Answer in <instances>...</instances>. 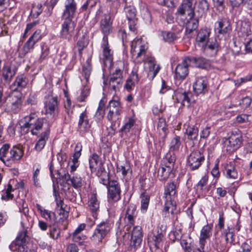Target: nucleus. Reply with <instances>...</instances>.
<instances>
[{"instance_id":"nucleus-39","label":"nucleus","mask_w":252,"mask_h":252,"mask_svg":"<svg viewBox=\"0 0 252 252\" xmlns=\"http://www.w3.org/2000/svg\"><path fill=\"white\" fill-rule=\"evenodd\" d=\"M177 13L182 16L187 13L189 17L191 18L194 16V9L190 7H188L186 4L182 3L178 8Z\"/></svg>"},{"instance_id":"nucleus-54","label":"nucleus","mask_w":252,"mask_h":252,"mask_svg":"<svg viewBox=\"0 0 252 252\" xmlns=\"http://www.w3.org/2000/svg\"><path fill=\"white\" fill-rule=\"evenodd\" d=\"M42 217L45 218L47 220L49 221L51 223L56 221L55 214L51 211L45 210L41 215Z\"/></svg>"},{"instance_id":"nucleus-46","label":"nucleus","mask_w":252,"mask_h":252,"mask_svg":"<svg viewBox=\"0 0 252 252\" xmlns=\"http://www.w3.org/2000/svg\"><path fill=\"white\" fill-rule=\"evenodd\" d=\"M161 36H162L163 39L168 42H173L178 38L175 33L169 31L162 32Z\"/></svg>"},{"instance_id":"nucleus-45","label":"nucleus","mask_w":252,"mask_h":252,"mask_svg":"<svg viewBox=\"0 0 252 252\" xmlns=\"http://www.w3.org/2000/svg\"><path fill=\"white\" fill-rule=\"evenodd\" d=\"M117 172L121 173L123 177H125L129 173H131L130 165L128 163H125L123 165H118L117 167Z\"/></svg>"},{"instance_id":"nucleus-43","label":"nucleus","mask_w":252,"mask_h":252,"mask_svg":"<svg viewBox=\"0 0 252 252\" xmlns=\"http://www.w3.org/2000/svg\"><path fill=\"white\" fill-rule=\"evenodd\" d=\"M212 224H207L203 227L201 231L200 237L208 239L210 238L212 234Z\"/></svg>"},{"instance_id":"nucleus-31","label":"nucleus","mask_w":252,"mask_h":252,"mask_svg":"<svg viewBox=\"0 0 252 252\" xmlns=\"http://www.w3.org/2000/svg\"><path fill=\"white\" fill-rule=\"evenodd\" d=\"M137 215L136 207L133 205H129L126 212L125 220V222L131 225H133L134 222V219Z\"/></svg>"},{"instance_id":"nucleus-50","label":"nucleus","mask_w":252,"mask_h":252,"mask_svg":"<svg viewBox=\"0 0 252 252\" xmlns=\"http://www.w3.org/2000/svg\"><path fill=\"white\" fill-rule=\"evenodd\" d=\"M21 99L20 97L14 96L13 101L11 102V109L14 112L18 111L21 106Z\"/></svg>"},{"instance_id":"nucleus-17","label":"nucleus","mask_w":252,"mask_h":252,"mask_svg":"<svg viewBox=\"0 0 252 252\" xmlns=\"http://www.w3.org/2000/svg\"><path fill=\"white\" fill-rule=\"evenodd\" d=\"M187 57L184 58L182 62L176 67L175 78L177 80H184L189 74L188 67L191 66L189 62H187Z\"/></svg>"},{"instance_id":"nucleus-38","label":"nucleus","mask_w":252,"mask_h":252,"mask_svg":"<svg viewBox=\"0 0 252 252\" xmlns=\"http://www.w3.org/2000/svg\"><path fill=\"white\" fill-rule=\"evenodd\" d=\"M123 83V81H117L111 79L104 80L103 81L104 84L106 86H107L109 90L114 91L119 90L121 87Z\"/></svg>"},{"instance_id":"nucleus-10","label":"nucleus","mask_w":252,"mask_h":252,"mask_svg":"<svg viewBox=\"0 0 252 252\" xmlns=\"http://www.w3.org/2000/svg\"><path fill=\"white\" fill-rule=\"evenodd\" d=\"M107 188L109 201L117 202L120 200L121 189L120 184L117 181L110 180Z\"/></svg>"},{"instance_id":"nucleus-29","label":"nucleus","mask_w":252,"mask_h":252,"mask_svg":"<svg viewBox=\"0 0 252 252\" xmlns=\"http://www.w3.org/2000/svg\"><path fill=\"white\" fill-rule=\"evenodd\" d=\"M127 64L122 61H118L115 64V70L111 74V76L115 77H119L121 80H123V71L125 69L127 70Z\"/></svg>"},{"instance_id":"nucleus-2","label":"nucleus","mask_w":252,"mask_h":252,"mask_svg":"<svg viewBox=\"0 0 252 252\" xmlns=\"http://www.w3.org/2000/svg\"><path fill=\"white\" fill-rule=\"evenodd\" d=\"M175 160V155L170 153H167L163 158L158 172V177L159 181H166L170 176L173 177V171Z\"/></svg>"},{"instance_id":"nucleus-59","label":"nucleus","mask_w":252,"mask_h":252,"mask_svg":"<svg viewBox=\"0 0 252 252\" xmlns=\"http://www.w3.org/2000/svg\"><path fill=\"white\" fill-rule=\"evenodd\" d=\"M198 8L201 10V15L209 9V4L207 0H201L198 4Z\"/></svg>"},{"instance_id":"nucleus-58","label":"nucleus","mask_w":252,"mask_h":252,"mask_svg":"<svg viewBox=\"0 0 252 252\" xmlns=\"http://www.w3.org/2000/svg\"><path fill=\"white\" fill-rule=\"evenodd\" d=\"M126 16L128 21L136 20L135 9L132 7H127L125 9Z\"/></svg>"},{"instance_id":"nucleus-56","label":"nucleus","mask_w":252,"mask_h":252,"mask_svg":"<svg viewBox=\"0 0 252 252\" xmlns=\"http://www.w3.org/2000/svg\"><path fill=\"white\" fill-rule=\"evenodd\" d=\"M88 38L83 35L82 38L79 39L77 43V46L78 47V51L80 54H81V52L83 49L87 47L88 42Z\"/></svg>"},{"instance_id":"nucleus-21","label":"nucleus","mask_w":252,"mask_h":252,"mask_svg":"<svg viewBox=\"0 0 252 252\" xmlns=\"http://www.w3.org/2000/svg\"><path fill=\"white\" fill-rule=\"evenodd\" d=\"M210 30L205 28L200 30L196 37V42L197 44L202 49H205L207 47L210 35Z\"/></svg>"},{"instance_id":"nucleus-13","label":"nucleus","mask_w":252,"mask_h":252,"mask_svg":"<svg viewBox=\"0 0 252 252\" xmlns=\"http://www.w3.org/2000/svg\"><path fill=\"white\" fill-rule=\"evenodd\" d=\"M215 31L219 36L228 34L231 31L230 22L226 18H220L215 24Z\"/></svg>"},{"instance_id":"nucleus-24","label":"nucleus","mask_w":252,"mask_h":252,"mask_svg":"<svg viewBox=\"0 0 252 252\" xmlns=\"http://www.w3.org/2000/svg\"><path fill=\"white\" fill-rule=\"evenodd\" d=\"M28 82V80L26 75L23 74H20L16 77L10 88L15 91H20L26 87Z\"/></svg>"},{"instance_id":"nucleus-32","label":"nucleus","mask_w":252,"mask_h":252,"mask_svg":"<svg viewBox=\"0 0 252 252\" xmlns=\"http://www.w3.org/2000/svg\"><path fill=\"white\" fill-rule=\"evenodd\" d=\"M163 235L161 233H158L157 235H154L152 238V240L149 242L150 247H152L155 248V252H158L162 251L160 248L162 246L161 242L162 240Z\"/></svg>"},{"instance_id":"nucleus-57","label":"nucleus","mask_w":252,"mask_h":252,"mask_svg":"<svg viewBox=\"0 0 252 252\" xmlns=\"http://www.w3.org/2000/svg\"><path fill=\"white\" fill-rule=\"evenodd\" d=\"M70 181L72 186L75 189L80 188L82 185V179L81 177L78 175L73 176L72 177L70 178Z\"/></svg>"},{"instance_id":"nucleus-7","label":"nucleus","mask_w":252,"mask_h":252,"mask_svg":"<svg viewBox=\"0 0 252 252\" xmlns=\"http://www.w3.org/2000/svg\"><path fill=\"white\" fill-rule=\"evenodd\" d=\"M111 229V224L108 220L103 221L97 225L91 237L92 241L97 244L102 242Z\"/></svg>"},{"instance_id":"nucleus-64","label":"nucleus","mask_w":252,"mask_h":252,"mask_svg":"<svg viewBox=\"0 0 252 252\" xmlns=\"http://www.w3.org/2000/svg\"><path fill=\"white\" fill-rule=\"evenodd\" d=\"M214 6L220 12L222 11L224 8V0H212Z\"/></svg>"},{"instance_id":"nucleus-35","label":"nucleus","mask_w":252,"mask_h":252,"mask_svg":"<svg viewBox=\"0 0 252 252\" xmlns=\"http://www.w3.org/2000/svg\"><path fill=\"white\" fill-rule=\"evenodd\" d=\"M224 174L228 179H236L238 177V172L234 164H227L225 166Z\"/></svg>"},{"instance_id":"nucleus-22","label":"nucleus","mask_w":252,"mask_h":252,"mask_svg":"<svg viewBox=\"0 0 252 252\" xmlns=\"http://www.w3.org/2000/svg\"><path fill=\"white\" fill-rule=\"evenodd\" d=\"M19 211L25 216V218L27 220V221H23L21 222V224L23 227L27 228L32 227L33 224V220L31 217L28 216L29 213L28 205L22 200H21L19 203Z\"/></svg>"},{"instance_id":"nucleus-8","label":"nucleus","mask_w":252,"mask_h":252,"mask_svg":"<svg viewBox=\"0 0 252 252\" xmlns=\"http://www.w3.org/2000/svg\"><path fill=\"white\" fill-rule=\"evenodd\" d=\"M101 47L102 49L101 60L106 67L111 68L113 60V51L110 48L108 37L103 36Z\"/></svg>"},{"instance_id":"nucleus-52","label":"nucleus","mask_w":252,"mask_h":252,"mask_svg":"<svg viewBox=\"0 0 252 252\" xmlns=\"http://www.w3.org/2000/svg\"><path fill=\"white\" fill-rule=\"evenodd\" d=\"M99 161L98 156L94 154L89 159V166L92 172L94 171L96 168V166Z\"/></svg>"},{"instance_id":"nucleus-15","label":"nucleus","mask_w":252,"mask_h":252,"mask_svg":"<svg viewBox=\"0 0 252 252\" xmlns=\"http://www.w3.org/2000/svg\"><path fill=\"white\" fill-rule=\"evenodd\" d=\"M109 111L107 118L110 121H115L119 119V115L123 111V108L119 101L111 100L109 103Z\"/></svg>"},{"instance_id":"nucleus-49","label":"nucleus","mask_w":252,"mask_h":252,"mask_svg":"<svg viewBox=\"0 0 252 252\" xmlns=\"http://www.w3.org/2000/svg\"><path fill=\"white\" fill-rule=\"evenodd\" d=\"M92 71V66L90 62L87 60L82 67V75L87 81H88Z\"/></svg>"},{"instance_id":"nucleus-11","label":"nucleus","mask_w":252,"mask_h":252,"mask_svg":"<svg viewBox=\"0 0 252 252\" xmlns=\"http://www.w3.org/2000/svg\"><path fill=\"white\" fill-rule=\"evenodd\" d=\"M60 36L63 39L70 41L73 34L75 24L72 20H63Z\"/></svg>"},{"instance_id":"nucleus-25","label":"nucleus","mask_w":252,"mask_h":252,"mask_svg":"<svg viewBox=\"0 0 252 252\" xmlns=\"http://www.w3.org/2000/svg\"><path fill=\"white\" fill-rule=\"evenodd\" d=\"M142 236L141 227L138 225L134 227L131 233V239L132 246L135 249H137L141 245Z\"/></svg>"},{"instance_id":"nucleus-36","label":"nucleus","mask_w":252,"mask_h":252,"mask_svg":"<svg viewBox=\"0 0 252 252\" xmlns=\"http://www.w3.org/2000/svg\"><path fill=\"white\" fill-rule=\"evenodd\" d=\"M198 26V21L193 18V17H189V20L186 24V33L189 35L193 31L196 30Z\"/></svg>"},{"instance_id":"nucleus-26","label":"nucleus","mask_w":252,"mask_h":252,"mask_svg":"<svg viewBox=\"0 0 252 252\" xmlns=\"http://www.w3.org/2000/svg\"><path fill=\"white\" fill-rule=\"evenodd\" d=\"M112 22L111 21V16L109 14H105L104 18L101 21V30L104 36L108 37V35L110 33L112 30Z\"/></svg>"},{"instance_id":"nucleus-5","label":"nucleus","mask_w":252,"mask_h":252,"mask_svg":"<svg viewBox=\"0 0 252 252\" xmlns=\"http://www.w3.org/2000/svg\"><path fill=\"white\" fill-rule=\"evenodd\" d=\"M243 138L240 131L235 129L232 131L230 135L224 141L226 150L231 153L239 148L242 143Z\"/></svg>"},{"instance_id":"nucleus-16","label":"nucleus","mask_w":252,"mask_h":252,"mask_svg":"<svg viewBox=\"0 0 252 252\" xmlns=\"http://www.w3.org/2000/svg\"><path fill=\"white\" fill-rule=\"evenodd\" d=\"M100 202L97 199L96 193H92L89 195L88 201V209L92 214L94 220L97 219L99 211Z\"/></svg>"},{"instance_id":"nucleus-55","label":"nucleus","mask_w":252,"mask_h":252,"mask_svg":"<svg viewBox=\"0 0 252 252\" xmlns=\"http://www.w3.org/2000/svg\"><path fill=\"white\" fill-rule=\"evenodd\" d=\"M135 122V120L133 118H129L128 121L122 127L121 131L125 133L129 132L131 128L134 126Z\"/></svg>"},{"instance_id":"nucleus-51","label":"nucleus","mask_w":252,"mask_h":252,"mask_svg":"<svg viewBox=\"0 0 252 252\" xmlns=\"http://www.w3.org/2000/svg\"><path fill=\"white\" fill-rule=\"evenodd\" d=\"M60 229L57 225L50 226L49 234L51 238L55 240L57 239L60 236Z\"/></svg>"},{"instance_id":"nucleus-3","label":"nucleus","mask_w":252,"mask_h":252,"mask_svg":"<svg viewBox=\"0 0 252 252\" xmlns=\"http://www.w3.org/2000/svg\"><path fill=\"white\" fill-rule=\"evenodd\" d=\"M164 197L166 201L163 211L171 214H173L176 210V206L174 200L176 197V185L172 182L168 183L164 189Z\"/></svg>"},{"instance_id":"nucleus-19","label":"nucleus","mask_w":252,"mask_h":252,"mask_svg":"<svg viewBox=\"0 0 252 252\" xmlns=\"http://www.w3.org/2000/svg\"><path fill=\"white\" fill-rule=\"evenodd\" d=\"M24 155V150L21 147L13 146L10 150V154H8V162L7 166H11L17 161L21 159Z\"/></svg>"},{"instance_id":"nucleus-63","label":"nucleus","mask_w":252,"mask_h":252,"mask_svg":"<svg viewBox=\"0 0 252 252\" xmlns=\"http://www.w3.org/2000/svg\"><path fill=\"white\" fill-rule=\"evenodd\" d=\"M219 46V44L216 39H212L211 41H208L207 43V47L204 50L209 49L211 51L217 50Z\"/></svg>"},{"instance_id":"nucleus-28","label":"nucleus","mask_w":252,"mask_h":252,"mask_svg":"<svg viewBox=\"0 0 252 252\" xmlns=\"http://www.w3.org/2000/svg\"><path fill=\"white\" fill-rule=\"evenodd\" d=\"M184 126L186 128L185 134L187 135L188 138L190 140H196L198 136V125L186 124Z\"/></svg>"},{"instance_id":"nucleus-6","label":"nucleus","mask_w":252,"mask_h":252,"mask_svg":"<svg viewBox=\"0 0 252 252\" xmlns=\"http://www.w3.org/2000/svg\"><path fill=\"white\" fill-rule=\"evenodd\" d=\"M44 109L46 115L48 118L55 119L59 113V102L58 97L48 95L45 97Z\"/></svg>"},{"instance_id":"nucleus-47","label":"nucleus","mask_w":252,"mask_h":252,"mask_svg":"<svg viewBox=\"0 0 252 252\" xmlns=\"http://www.w3.org/2000/svg\"><path fill=\"white\" fill-rule=\"evenodd\" d=\"M41 53L38 59V61L40 63H41L44 60H46L50 53L49 47L45 43L41 44Z\"/></svg>"},{"instance_id":"nucleus-14","label":"nucleus","mask_w":252,"mask_h":252,"mask_svg":"<svg viewBox=\"0 0 252 252\" xmlns=\"http://www.w3.org/2000/svg\"><path fill=\"white\" fill-rule=\"evenodd\" d=\"M77 8V3L75 0H65L64 9L62 13V20H72L75 16Z\"/></svg>"},{"instance_id":"nucleus-41","label":"nucleus","mask_w":252,"mask_h":252,"mask_svg":"<svg viewBox=\"0 0 252 252\" xmlns=\"http://www.w3.org/2000/svg\"><path fill=\"white\" fill-rule=\"evenodd\" d=\"M141 198V210L143 213L147 211L148 208L150 196L145 191L143 192L140 195Z\"/></svg>"},{"instance_id":"nucleus-23","label":"nucleus","mask_w":252,"mask_h":252,"mask_svg":"<svg viewBox=\"0 0 252 252\" xmlns=\"http://www.w3.org/2000/svg\"><path fill=\"white\" fill-rule=\"evenodd\" d=\"M207 87V81L205 77L197 76L193 84V91L197 94H201L204 92Z\"/></svg>"},{"instance_id":"nucleus-37","label":"nucleus","mask_w":252,"mask_h":252,"mask_svg":"<svg viewBox=\"0 0 252 252\" xmlns=\"http://www.w3.org/2000/svg\"><path fill=\"white\" fill-rule=\"evenodd\" d=\"M10 145L4 144L0 149V159L6 165L8 162V156L10 154Z\"/></svg>"},{"instance_id":"nucleus-1","label":"nucleus","mask_w":252,"mask_h":252,"mask_svg":"<svg viewBox=\"0 0 252 252\" xmlns=\"http://www.w3.org/2000/svg\"><path fill=\"white\" fill-rule=\"evenodd\" d=\"M148 44L142 38L134 39L131 43L130 52L134 62L136 63L144 62L148 64V78L152 80L159 72L160 67L155 58L147 55Z\"/></svg>"},{"instance_id":"nucleus-18","label":"nucleus","mask_w":252,"mask_h":252,"mask_svg":"<svg viewBox=\"0 0 252 252\" xmlns=\"http://www.w3.org/2000/svg\"><path fill=\"white\" fill-rule=\"evenodd\" d=\"M190 96V93L186 92L183 89H179L174 91L172 98L176 103H181L182 105L189 106Z\"/></svg>"},{"instance_id":"nucleus-12","label":"nucleus","mask_w":252,"mask_h":252,"mask_svg":"<svg viewBox=\"0 0 252 252\" xmlns=\"http://www.w3.org/2000/svg\"><path fill=\"white\" fill-rule=\"evenodd\" d=\"M17 71V68L12 64L4 65L2 69L0 80L4 85H9Z\"/></svg>"},{"instance_id":"nucleus-60","label":"nucleus","mask_w":252,"mask_h":252,"mask_svg":"<svg viewBox=\"0 0 252 252\" xmlns=\"http://www.w3.org/2000/svg\"><path fill=\"white\" fill-rule=\"evenodd\" d=\"M40 168L38 167L36 168L35 170L33 173L32 179L34 185L36 187H40V183L39 182V174Z\"/></svg>"},{"instance_id":"nucleus-4","label":"nucleus","mask_w":252,"mask_h":252,"mask_svg":"<svg viewBox=\"0 0 252 252\" xmlns=\"http://www.w3.org/2000/svg\"><path fill=\"white\" fill-rule=\"evenodd\" d=\"M25 123L22 126L23 128H28L33 135H37L39 130L42 128L43 120L39 118L36 113H31L24 117Z\"/></svg>"},{"instance_id":"nucleus-42","label":"nucleus","mask_w":252,"mask_h":252,"mask_svg":"<svg viewBox=\"0 0 252 252\" xmlns=\"http://www.w3.org/2000/svg\"><path fill=\"white\" fill-rule=\"evenodd\" d=\"M36 42L29 38V39L26 42L22 48V54L24 56L26 55L31 51L33 50L34 48V45Z\"/></svg>"},{"instance_id":"nucleus-48","label":"nucleus","mask_w":252,"mask_h":252,"mask_svg":"<svg viewBox=\"0 0 252 252\" xmlns=\"http://www.w3.org/2000/svg\"><path fill=\"white\" fill-rule=\"evenodd\" d=\"M181 145L180 137L179 136H175L171 141L169 148L170 150L172 151H177L179 150Z\"/></svg>"},{"instance_id":"nucleus-53","label":"nucleus","mask_w":252,"mask_h":252,"mask_svg":"<svg viewBox=\"0 0 252 252\" xmlns=\"http://www.w3.org/2000/svg\"><path fill=\"white\" fill-rule=\"evenodd\" d=\"M208 177L207 175L203 176L196 185L197 189H199L202 192L206 191V186L207 184Z\"/></svg>"},{"instance_id":"nucleus-62","label":"nucleus","mask_w":252,"mask_h":252,"mask_svg":"<svg viewBox=\"0 0 252 252\" xmlns=\"http://www.w3.org/2000/svg\"><path fill=\"white\" fill-rule=\"evenodd\" d=\"M211 127L207 126L202 127L200 132V137L201 138L206 139L209 136L211 132Z\"/></svg>"},{"instance_id":"nucleus-27","label":"nucleus","mask_w":252,"mask_h":252,"mask_svg":"<svg viewBox=\"0 0 252 252\" xmlns=\"http://www.w3.org/2000/svg\"><path fill=\"white\" fill-rule=\"evenodd\" d=\"M139 81L138 75L136 69H134L130 73L129 77L126 79L124 86L125 89L127 91L134 89L135 84Z\"/></svg>"},{"instance_id":"nucleus-20","label":"nucleus","mask_w":252,"mask_h":252,"mask_svg":"<svg viewBox=\"0 0 252 252\" xmlns=\"http://www.w3.org/2000/svg\"><path fill=\"white\" fill-rule=\"evenodd\" d=\"M27 236L26 230L20 232L17 236L14 244L18 247L16 248L18 252H35L34 250L29 249L27 246L24 245Z\"/></svg>"},{"instance_id":"nucleus-9","label":"nucleus","mask_w":252,"mask_h":252,"mask_svg":"<svg viewBox=\"0 0 252 252\" xmlns=\"http://www.w3.org/2000/svg\"><path fill=\"white\" fill-rule=\"evenodd\" d=\"M205 159L203 154L200 150H193L188 158V165L191 170L197 169Z\"/></svg>"},{"instance_id":"nucleus-61","label":"nucleus","mask_w":252,"mask_h":252,"mask_svg":"<svg viewBox=\"0 0 252 252\" xmlns=\"http://www.w3.org/2000/svg\"><path fill=\"white\" fill-rule=\"evenodd\" d=\"M44 36L43 33H42L41 31L39 29L36 30L32 35L30 37L34 40L35 42H38Z\"/></svg>"},{"instance_id":"nucleus-40","label":"nucleus","mask_w":252,"mask_h":252,"mask_svg":"<svg viewBox=\"0 0 252 252\" xmlns=\"http://www.w3.org/2000/svg\"><path fill=\"white\" fill-rule=\"evenodd\" d=\"M78 126L80 128H83L85 130H88L90 128V125L89 123V120L86 111L83 112L80 114Z\"/></svg>"},{"instance_id":"nucleus-34","label":"nucleus","mask_w":252,"mask_h":252,"mask_svg":"<svg viewBox=\"0 0 252 252\" xmlns=\"http://www.w3.org/2000/svg\"><path fill=\"white\" fill-rule=\"evenodd\" d=\"M240 36H248L252 33L251 23L248 21L242 22L240 27L238 31Z\"/></svg>"},{"instance_id":"nucleus-44","label":"nucleus","mask_w":252,"mask_h":252,"mask_svg":"<svg viewBox=\"0 0 252 252\" xmlns=\"http://www.w3.org/2000/svg\"><path fill=\"white\" fill-rule=\"evenodd\" d=\"M42 5L41 3H33L31 11V16L33 18H37L42 12Z\"/></svg>"},{"instance_id":"nucleus-30","label":"nucleus","mask_w":252,"mask_h":252,"mask_svg":"<svg viewBox=\"0 0 252 252\" xmlns=\"http://www.w3.org/2000/svg\"><path fill=\"white\" fill-rule=\"evenodd\" d=\"M187 62H189L191 66L204 68L206 67L207 60L202 57L195 58L187 57Z\"/></svg>"},{"instance_id":"nucleus-33","label":"nucleus","mask_w":252,"mask_h":252,"mask_svg":"<svg viewBox=\"0 0 252 252\" xmlns=\"http://www.w3.org/2000/svg\"><path fill=\"white\" fill-rule=\"evenodd\" d=\"M49 133V130H47L41 133L35 145L34 148L36 151H40L43 149L48 139Z\"/></svg>"}]
</instances>
